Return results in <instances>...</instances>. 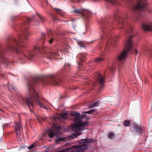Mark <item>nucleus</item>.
<instances>
[{"mask_svg":"<svg viewBox=\"0 0 152 152\" xmlns=\"http://www.w3.org/2000/svg\"><path fill=\"white\" fill-rule=\"evenodd\" d=\"M130 7L134 12L138 10L145 11V10L147 3L145 1H138L135 4L132 2Z\"/></svg>","mask_w":152,"mask_h":152,"instance_id":"6","label":"nucleus"},{"mask_svg":"<svg viewBox=\"0 0 152 152\" xmlns=\"http://www.w3.org/2000/svg\"><path fill=\"white\" fill-rule=\"evenodd\" d=\"M132 32V28H130V29H129V31H127V33L128 34H129L130 33H131Z\"/></svg>","mask_w":152,"mask_h":152,"instance_id":"35","label":"nucleus"},{"mask_svg":"<svg viewBox=\"0 0 152 152\" xmlns=\"http://www.w3.org/2000/svg\"><path fill=\"white\" fill-rule=\"evenodd\" d=\"M37 22H38V21L37 20H36Z\"/></svg>","mask_w":152,"mask_h":152,"instance_id":"44","label":"nucleus"},{"mask_svg":"<svg viewBox=\"0 0 152 152\" xmlns=\"http://www.w3.org/2000/svg\"><path fill=\"white\" fill-rule=\"evenodd\" d=\"M30 35V33L28 31H27L24 32L23 36H18V40L15 39H14V42L15 45H12L10 48L11 50L16 51L18 54H19L20 53L22 56L28 58L29 60H30L33 57V55L32 53L31 52H29L28 54V55L24 54V53L20 51V45L21 46L23 47H24L25 45L24 44L23 42L22 39L24 38L25 40H27L28 39V37Z\"/></svg>","mask_w":152,"mask_h":152,"instance_id":"3","label":"nucleus"},{"mask_svg":"<svg viewBox=\"0 0 152 152\" xmlns=\"http://www.w3.org/2000/svg\"><path fill=\"white\" fill-rule=\"evenodd\" d=\"M50 80V84H52L53 85H55L57 86H58L59 84V82L58 80L54 77L51 78Z\"/></svg>","mask_w":152,"mask_h":152,"instance_id":"14","label":"nucleus"},{"mask_svg":"<svg viewBox=\"0 0 152 152\" xmlns=\"http://www.w3.org/2000/svg\"><path fill=\"white\" fill-rule=\"evenodd\" d=\"M78 44L79 46H80L81 47H83L84 46V45L83 43V42L82 41L79 42H78Z\"/></svg>","mask_w":152,"mask_h":152,"instance_id":"27","label":"nucleus"},{"mask_svg":"<svg viewBox=\"0 0 152 152\" xmlns=\"http://www.w3.org/2000/svg\"><path fill=\"white\" fill-rule=\"evenodd\" d=\"M60 128H61L60 127L57 126L55 125H54V128L51 129H49L48 131V135L49 137L50 138H52L54 136L55 134L54 132H53V131L55 133H56L57 134H58L57 132H55V129H56L57 130H58Z\"/></svg>","mask_w":152,"mask_h":152,"instance_id":"9","label":"nucleus"},{"mask_svg":"<svg viewBox=\"0 0 152 152\" xmlns=\"http://www.w3.org/2000/svg\"><path fill=\"white\" fill-rule=\"evenodd\" d=\"M54 9L58 12V13L62 15V10H61L58 8H55Z\"/></svg>","mask_w":152,"mask_h":152,"instance_id":"23","label":"nucleus"},{"mask_svg":"<svg viewBox=\"0 0 152 152\" xmlns=\"http://www.w3.org/2000/svg\"><path fill=\"white\" fill-rule=\"evenodd\" d=\"M103 57H98L95 59V61L96 62H99L102 61L104 59Z\"/></svg>","mask_w":152,"mask_h":152,"instance_id":"20","label":"nucleus"},{"mask_svg":"<svg viewBox=\"0 0 152 152\" xmlns=\"http://www.w3.org/2000/svg\"><path fill=\"white\" fill-rule=\"evenodd\" d=\"M73 12L77 14H81L83 15H86H86H91V12L89 10H87L84 12L83 10L77 9L74 10Z\"/></svg>","mask_w":152,"mask_h":152,"instance_id":"12","label":"nucleus"},{"mask_svg":"<svg viewBox=\"0 0 152 152\" xmlns=\"http://www.w3.org/2000/svg\"><path fill=\"white\" fill-rule=\"evenodd\" d=\"M119 29H121L122 27L124 25V24L123 22H120L119 23Z\"/></svg>","mask_w":152,"mask_h":152,"instance_id":"28","label":"nucleus"},{"mask_svg":"<svg viewBox=\"0 0 152 152\" xmlns=\"http://www.w3.org/2000/svg\"><path fill=\"white\" fill-rule=\"evenodd\" d=\"M86 112L83 113L80 116V114L77 112H72L70 115L74 117V120L75 123L72 124V129L76 133L72 134V138H75L80 135L81 131L83 130L85 127L88 126L89 122L88 121L82 122V119L85 118L86 120L90 119L89 117L88 116Z\"/></svg>","mask_w":152,"mask_h":152,"instance_id":"1","label":"nucleus"},{"mask_svg":"<svg viewBox=\"0 0 152 152\" xmlns=\"http://www.w3.org/2000/svg\"><path fill=\"white\" fill-rule=\"evenodd\" d=\"M39 80V77H34L32 81H31L29 83L28 87L30 96L27 97L25 99L22 98V100L23 102L26 104L29 107H31L33 108L34 107V102L35 101L36 104L38 106L44 109H46L47 107L39 100L38 94L33 88L34 83Z\"/></svg>","mask_w":152,"mask_h":152,"instance_id":"2","label":"nucleus"},{"mask_svg":"<svg viewBox=\"0 0 152 152\" xmlns=\"http://www.w3.org/2000/svg\"><path fill=\"white\" fill-rule=\"evenodd\" d=\"M70 65H71L70 64H66L64 65V67L65 69H66V68L67 66H70Z\"/></svg>","mask_w":152,"mask_h":152,"instance_id":"34","label":"nucleus"},{"mask_svg":"<svg viewBox=\"0 0 152 152\" xmlns=\"http://www.w3.org/2000/svg\"><path fill=\"white\" fill-rule=\"evenodd\" d=\"M94 141V140L92 139H82L78 141L80 144L74 145L71 148L62 149L58 152H83L88 148L87 143Z\"/></svg>","mask_w":152,"mask_h":152,"instance_id":"4","label":"nucleus"},{"mask_svg":"<svg viewBox=\"0 0 152 152\" xmlns=\"http://www.w3.org/2000/svg\"><path fill=\"white\" fill-rule=\"evenodd\" d=\"M101 31L104 34H107L109 33V31L105 28L102 27L101 28Z\"/></svg>","mask_w":152,"mask_h":152,"instance_id":"17","label":"nucleus"},{"mask_svg":"<svg viewBox=\"0 0 152 152\" xmlns=\"http://www.w3.org/2000/svg\"><path fill=\"white\" fill-rule=\"evenodd\" d=\"M73 27H74V28H75V27H74V26Z\"/></svg>","mask_w":152,"mask_h":152,"instance_id":"40","label":"nucleus"},{"mask_svg":"<svg viewBox=\"0 0 152 152\" xmlns=\"http://www.w3.org/2000/svg\"><path fill=\"white\" fill-rule=\"evenodd\" d=\"M54 40V39L53 38H51L49 41V44H52Z\"/></svg>","mask_w":152,"mask_h":152,"instance_id":"31","label":"nucleus"},{"mask_svg":"<svg viewBox=\"0 0 152 152\" xmlns=\"http://www.w3.org/2000/svg\"><path fill=\"white\" fill-rule=\"evenodd\" d=\"M34 21V19L32 18H27V21L29 22H31Z\"/></svg>","mask_w":152,"mask_h":152,"instance_id":"24","label":"nucleus"},{"mask_svg":"<svg viewBox=\"0 0 152 152\" xmlns=\"http://www.w3.org/2000/svg\"><path fill=\"white\" fill-rule=\"evenodd\" d=\"M134 36L130 35L126 41L125 49L121 52L118 57V60L119 61L121 62V61L125 60L126 58L127 53L132 48L133 46L132 38Z\"/></svg>","mask_w":152,"mask_h":152,"instance_id":"5","label":"nucleus"},{"mask_svg":"<svg viewBox=\"0 0 152 152\" xmlns=\"http://www.w3.org/2000/svg\"><path fill=\"white\" fill-rule=\"evenodd\" d=\"M4 49L2 48H0V61L2 63L6 64L8 63V61L4 57Z\"/></svg>","mask_w":152,"mask_h":152,"instance_id":"8","label":"nucleus"},{"mask_svg":"<svg viewBox=\"0 0 152 152\" xmlns=\"http://www.w3.org/2000/svg\"><path fill=\"white\" fill-rule=\"evenodd\" d=\"M37 14L38 16L41 19V20L42 21H44V18L41 15H40L39 14L37 13Z\"/></svg>","mask_w":152,"mask_h":152,"instance_id":"30","label":"nucleus"},{"mask_svg":"<svg viewBox=\"0 0 152 152\" xmlns=\"http://www.w3.org/2000/svg\"><path fill=\"white\" fill-rule=\"evenodd\" d=\"M0 111H2L1 109H0Z\"/></svg>","mask_w":152,"mask_h":152,"instance_id":"38","label":"nucleus"},{"mask_svg":"<svg viewBox=\"0 0 152 152\" xmlns=\"http://www.w3.org/2000/svg\"><path fill=\"white\" fill-rule=\"evenodd\" d=\"M35 21V20L34 19V21H33V22H35V21Z\"/></svg>","mask_w":152,"mask_h":152,"instance_id":"37","label":"nucleus"},{"mask_svg":"<svg viewBox=\"0 0 152 152\" xmlns=\"http://www.w3.org/2000/svg\"><path fill=\"white\" fill-rule=\"evenodd\" d=\"M108 3L115 6H117L119 4L118 1H108Z\"/></svg>","mask_w":152,"mask_h":152,"instance_id":"16","label":"nucleus"},{"mask_svg":"<svg viewBox=\"0 0 152 152\" xmlns=\"http://www.w3.org/2000/svg\"><path fill=\"white\" fill-rule=\"evenodd\" d=\"M99 104V102H96L93 103L91 105H90L89 106V108H93L94 107L98 105V104Z\"/></svg>","mask_w":152,"mask_h":152,"instance_id":"18","label":"nucleus"},{"mask_svg":"<svg viewBox=\"0 0 152 152\" xmlns=\"http://www.w3.org/2000/svg\"><path fill=\"white\" fill-rule=\"evenodd\" d=\"M114 16H116V15H114Z\"/></svg>","mask_w":152,"mask_h":152,"instance_id":"43","label":"nucleus"},{"mask_svg":"<svg viewBox=\"0 0 152 152\" xmlns=\"http://www.w3.org/2000/svg\"><path fill=\"white\" fill-rule=\"evenodd\" d=\"M59 116L61 118L63 119H66L67 118L66 113L60 114Z\"/></svg>","mask_w":152,"mask_h":152,"instance_id":"21","label":"nucleus"},{"mask_svg":"<svg viewBox=\"0 0 152 152\" xmlns=\"http://www.w3.org/2000/svg\"><path fill=\"white\" fill-rule=\"evenodd\" d=\"M34 144H32L30 146L28 147V148L29 149H31L33 148L34 147Z\"/></svg>","mask_w":152,"mask_h":152,"instance_id":"33","label":"nucleus"},{"mask_svg":"<svg viewBox=\"0 0 152 152\" xmlns=\"http://www.w3.org/2000/svg\"><path fill=\"white\" fill-rule=\"evenodd\" d=\"M34 49L35 50H36L37 51H39L40 50V46H37L35 47Z\"/></svg>","mask_w":152,"mask_h":152,"instance_id":"29","label":"nucleus"},{"mask_svg":"<svg viewBox=\"0 0 152 152\" xmlns=\"http://www.w3.org/2000/svg\"><path fill=\"white\" fill-rule=\"evenodd\" d=\"M86 32V31H85V32H83V33H85Z\"/></svg>","mask_w":152,"mask_h":152,"instance_id":"39","label":"nucleus"},{"mask_svg":"<svg viewBox=\"0 0 152 152\" xmlns=\"http://www.w3.org/2000/svg\"><path fill=\"white\" fill-rule=\"evenodd\" d=\"M22 129V126L20 122L17 123L15 124V129L16 131L17 134L18 136L20 135V131Z\"/></svg>","mask_w":152,"mask_h":152,"instance_id":"11","label":"nucleus"},{"mask_svg":"<svg viewBox=\"0 0 152 152\" xmlns=\"http://www.w3.org/2000/svg\"><path fill=\"white\" fill-rule=\"evenodd\" d=\"M114 137V134L113 133H110L108 135V137L110 139H113Z\"/></svg>","mask_w":152,"mask_h":152,"instance_id":"25","label":"nucleus"},{"mask_svg":"<svg viewBox=\"0 0 152 152\" xmlns=\"http://www.w3.org/2000/svg\"><path fill=\"white\" fill-rule=\"evenodd\" d=\"M130 124V121L128 120L125 121L123 122V124L125 126H128Z\"/></svg>","mask_w":152,"mask_h":152,"instance_id":"19","label":"nucleus"},{"mask_svg":"<svg viewBox=\"0 0 152 152\" xmlns=\"http://www.w3.org/2000/svg\"><path fill=\"white\" fill-rule=\"evenodd\" d=\"M142 27V28L145 31H152V24H143Z\"/></svg>","mask_w":152,"mask_h":152,"instance_id":"13","label":"nucleus"},{"mask_svg":"<svg viewBox=\"0 0 152 152\" xmlns=\"http://www.w3.org/2000/svg\"><path fill=\"white\" fill-rule=\"evenodd\" d=\"M95 112V110H90L89 111H87L86 112V113L87 114H92V113H94Z\"/></svg>","mask_w":152,"mask_h":152,"instance_id":"26","label":"nucleus"},{"mask_svg":"<svg viewBox=\"0 0 152 152\" xmlns=\"http://www.w3.org/2000/svg\"><path fill=\"white\" fill-rule=\"evenodd\" d=\"M42 35H44V34H42Z\"/></svg>","mask_w":152,"mask_h":152,"instance_id":"41","label":"nucleus"},{"mask_svg":"<svg viewBox=\"0 0 152 152\" xmlns=\"http://www.w3.org/2000/svg\"><path fill=\"white\" fill-rule=\"evenodd\" d=\"M53 19H54V20H55V18H53Z\"/></svg>","mask_w":152,"mask_h":152,"instance_id":"42","label":"nucleus"},{"mask_svg":"<svg viewBox=\"0 0 152 152\" xmlns=\"http://www.w3.org/2000/svg\"><path fill=\"white\" fill-rule=\"evenodd\" d=\"M135 129L137 130V131L140 132V129L137 126H136L135 127Z\"/></svg>","mask_w":152,"mask_h":152,"instance_id":"32","label":"nucleus"},{"mask_svg":"<svg viewBox=\"0 0 152 152\" xmlns=\"http://www.w3.org/2000/svg\"><path fill=\"white\" fill-rule=\"evenodd\" d=\"M42 50L43 53L46 55L47 58L49 59H53L55 57H57L60 56L59 53L60 51L53 53L50 52L48 51V49L44 45L42 46Z\"/></svg>","mask_w":152,"mask_h":152,"instance_id":"7","label":"nucleus"},{"mask_svg":"<svg viewBox=\"0 0 152 152\" xmlns=\"http://www.w3.org/2000/svg\"><path fill=\"white\" fill-rule=\"evenodd\" d=\"M77 57L78 59H79L80 61H83L86 59L85 56L83 54H79L77 56Z\"/></svg>","mask_w":152,"mask_h":152,"instance_id":"15","label":"nucleus"},{"mask_svg":"<svg viewBox=\"0 0 152 152\" xmlns=\"http://www.w3.org/2000/svg\"><path fill=\"white\" fill-rule=\"evenodd\" d=\"M137 53H138L137 52V51H136V54L137 55Z\"/></svg>","mask_w":152,"mask_h":152,"instance_id":"36","label":"nucleus"},{"mask_svg":"<svg viewBox=\"0 0 152 152\" xmlns=\"http://www.w3.org/2000/svg\"><path fill=\"white\" fill-rule=\"evenodd\" d=\"M65 139V138L60 137L58 138L57 140H56L55 141L57 143L60 141H64Z\"/></svg>","mask_w":152,"mask_h":152,"instance_id":"22","label":"nucleus"},{"mask_svg":"<svg viewBox=\"0 0 152 152\" xmlns=\"http://www.w3.org/2000/svg\"><path fill=\"white\" fill-rule=\"evenodd\" d=\"M97 80L99 82L101 87L102 88L104 85L105 78L100 74L98 73L97 76Z\"/></svg>","mask_w":152,"mask_h":152,"instance_id":"10","label":"nucleus"}]
</instances>
